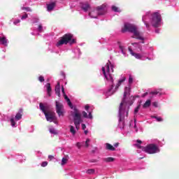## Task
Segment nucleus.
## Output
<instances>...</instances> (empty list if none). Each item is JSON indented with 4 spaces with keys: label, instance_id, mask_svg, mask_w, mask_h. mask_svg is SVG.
I'll return each mask as SVG.
<instances>
[{
    "label": "nucleus",
    "instance_id": "6e6552de",
    "mask_svg": "<svg viewBox=\"0 0 179 179\" xmlns=\"http://www.w3.org/2000/svg\"><path fill=\"white\" fill-rule=\"evenodd\" d=\"M73 36L71 34H66L60 40L56 43V47H59L64 45V44H73L75 43V39H73Z\"/></svg>",
    "mask_w": 179,
    "mask_h": 179
},
{
    "label": "nucleus",
    "instance_id": "f257e3e1",
    "mask_svg": "<svg viewBox=\"0 0 179 179\" xmlns=\"http://www.w3.org/2000/svg\"><path fill=\"white\" fill-rule=\"evenodd\" d=\"M102 72L105 79H106V85L108 87V90L104 92V94L106 97L113 96V94L118 90V87L127 80V77H125L124 75H122L114 89V78H113V75H111V73L114 72V64H113L110 60H108L105 66L102 67Z\"/></svg>",
    "mask_w": 179,
    "mask_h": 179
},
{
    "label": "nucleus",
    "instance_id": "423d86ee",
    "mask_svg": "<svg viewBox=\"0 0 179 179\" xmlns=\"http://www.w3.org/2000/svg\"><path fill=\"white\" fill-rule=\"evenodd\" d=\"M39 108L42 110V113H43L46 118V120L49 122H52L57 120V117H55V113L52 110H50L48 106H45L44 104H43V103H40Z\"/></svg>",
    "mask_w": 179,
    "mask_h": 179
},
{
    "label": "nucleus",
    "instance_id": "49530a36",
    "mask_svg": "<svg viewBox=\"0 0 179 179\" xmlns=\"http://www.w3.org/2000/svg\"><path fill=\"white\" fill-rule=\"evenodd\" d=\"M76 146L78 149H80L82 148V143H77Z\"/></svg>",
    "mask_w": 179,
    "mask_h": 179
},
{
    "label": "nucleus",
    "instance_id": "6ab92c4d",
    "mask_svg": "<svg viewBox=\"0 0 179 179\" xmlns=\"http://www.w3.org/2000/svg\"><path fill=\"white\" fill-rule=\"evenodd\" d=\"M55 2H52L49 4H47L48 12H51V10H52L54 8H55Z\"/></svg>",
    "mask_w": 179,
    "mask_h": 179
},
{
    "label": "nucleus",
    "instance_id": "09e8293b",
    "mask_svg": "<svg viewBox=\"0 0 179 179\" xmlns=\"http://www.w3.org/2000/svg\"><path fill=\"white\" fill-rule=\"evenodd\" d=\"M14 24H17L18 23H20V20H16L13 22Z\"/></svg>",
    "mask_w": 179,
    "mask_h": 179
},
{
    "label": "nucleus",
    "instance_id": "13d9d810",
    "mask_svg": "<svg viewBox=\"0 0 179 179\" xmlns=\"http://www.w3.org/2000/svg\"><path fill=\"white\" fill-rule=\"evenodd\" d=\"M133 100H135V96H131Z\"/></svg>",
    "mask_w": 179,
    "mask_h": 179
},
{
    "label": "nucleus",
    "instance_id": "ea45409f",
    "mask_svg": "<svg viewBox=\"0 0 179 179\" xmlns=\"http://www.w3.org/2000/svg\"><path fill=\"white\" fill-rule=\"evenodd\" d=\"M38 18L37 17H35V18H33L32 19V23L34 24V23H38Z\"/></svg>",
    "mask_w": 179,
    "mask_h": 179
},
{
    "label": "nucleus",
    "instance_id": "c756f323",
    "mask_svg": "<svg viewBox=\"0 0 179 179\" xmlns=\"http://www.w3.org/2000/svg\"><path fill=\"white\" fill-rule=\"evenodd\" d=\"M70 132L72 133L73 135L76 134V131L75 130V127H73V126H70Z\"/></svg>",
    "mask_w": 179,
    "mask_h": 179
},
{
    "label": "nucleus",
    "instance_id": "412c9836",
    "mask_svg": "<svg viewBox=\"0 0 179 179\" xmlns=\"http://www.w3.org/2000/svg\"><path fill=\"white\" fill-rule=\"evenodd\" d=\"M141 144H142V141L137 140V143L134 144V146L137 148V149H141L142 150H143V148H145V147L141 146Z\"/></svg>",
    "mask_w": 179,
    "mask_h": 179
},
{
    "label": "nucleus",
    "instance_id": "9b49d317",
    "mask_svg": "<svg viewBox=\"0 0 179 179\" xmlns=\"http://www.w3.org/2000/svg\"><path fill=\"white\" fill-rule=\"evenodd\" d=\"M56 103V112L58 114L59 117L64 115V105L59 103L58 101H55Z\"/></svg>",
    "mask_w": 179,
    "mask_h": 179
},
{
    "label": "nucleus",
    "instance_id": "2eb2a0df",
    "mask_svg": "<svg viewBox=\"0 0 179 179\" xmlns=\"http://www.w3.org/2000/svg\"><path fill=\"white\" fill-rule=\"evenodd\" d=\"M0 44L4 45V47H8V44H9V41L5 36H0Z\"/></svg>",
    "mask_w": 179,
    "mask_h": 179
},
{
    "label": "nucleus",
    "instance_id": "f8f14e48",
    "mask_svg": "<svg viewBox=\"0 0 179 179\" xmlns=\"http://www.w3.org/2000/svg\"><path fill=\"white\" fill-rule=\"evenodd\" d=\"M62 93H63V96H64L65 100L67 101L68 106H69L70 108H73V105H72V102H71V99L66 96L65 94V89L64 87H62Z\"/></svg>",
    "mask_w": 179,
    "mask_h": 179
},
{
    "label": "nucleus",
    "instance_id": "72a5a7b5",
    "mask_svg": "<svg viewBox=\"0 0 179 179\" xmlns=\"http://www.w3.org/2000/svg\"><path fill=\"white\" fill-rule=\"evenodd\" d=\"M66 162H68V159L65 157H63L62 159V166L66 164Z\"/></svg>",
    "mask_w": 179,
    "mask_h": 179
},
{
    "label": "nucleus",
    "instance_id": "3c124183",
    "mask_svg": "<svg viewBox=\"0 0 179 179\" xmlns=\"http://www.w3.org/2000/svg\"><path fill=\"white\" fill-rule=\"evenodd\" d=\"M48 159H50V160H52V159H54V156H52V155H49V156H48Z\"/></svg>",
    "mask_w": 179,
    "mask_h": 179
},
{
    "label": "nucleus",
    "instance_id": "f704fd0d",
    "mask_svg": "<svg viewBox=\"0 0 179 179\" xmlns=\"http://www.w3.org/2000/svg\"><path fill=\"white\" fill-rule=\"evenodd\" d=\"M21 9L22 10H27V12H31V9L29 7H22Z\"/></svg>",
    "mask_w": 179,
    "mask_h": 179
},
{
    "label": "nucleus",
    "instance_id": "a878e982",
    "mask_svg": "<svg viewBox=\"0 0 179 179\" xmlns=\"http://www.w3.org/2000/svg\"><path fill=\"white\" fill-rule=\"evenodd\" d=\"M49 131L51 134H53V135H57V134H58V132L57 131V130L55 129H54V127H50L49 128Z\"/></svg>",
    "mask_w": 179,
    "mask_h": 179
},
{
    "label": "nucleus",
    "instance_id": "1a4fd4ad",
    "mask_svg": "<svg viewBox=\"0 0 179 179\" xmlns=\"http://www.w3.org/2000/svg\"><path fill=\"white\" fill-rule=\"evenodd\" d=\"M106 12H107L106 5L103 4L100 6L96 7V11L90 12L89 16H90V17H92L93 19H96L97 16H101L103 15H105Z\"/></svg>",
    "mask_w": 179,
    "mask_h": 179
},
{
    "label": "nucleus",
    "instance_id": "4be33fe9",
    "mask_svg": "<svg viewBox=\"0 0 179 179\" xmlns=\"http://www.w3.org/2000/svg\"><path fill=\"white\" fill-rule=\"evenodd\" d=\"M46 88H47V92H48V95L49 96V97L51 96V84L50 83H47L45 85Z\"/></svg>",
    "mask_w": 179,
    "mask_h": 179
},
{
    "label": "nucleus",
    "instance_id": "7ed1b4c3",
    "mask_svg": "<svg viewBox=\"0 0 179 179\" xmlns=\"http://www.w3.org/2000/svg\"><path fill=\"white\" fill-rule=\"evenodd\" d=\"M142 21L143 22L147 30H150V23L152 27L157 28L162 26V15L159 13H152L150 11L147 12L143 15Z\"/></svg>",
    "mask_w": 179,
    "mask_h": 179
},
{
    "label": "nucleus",
    "instance_id": "a19ab883",
    "mask_svg": "<svg viewBox=\"0 0 179 179\" xmlns=\"http://www.w3.org/2000/svg\"><path fill=\"white\" fill-rule=\"evenodd\" d=\"M48 164V162H42V164H41V166L42 167H46V166Z\"/></svg>",
    "mask_w": 179,
    "mask_h": 179
},
{
    "label": "nucleus",
    "instance_id": "4d7b16f0",
    "mask_svg": "<svg viewBox=\"0 0 179 179\" xmlns=\"http://www.w3.org/2000/svg\"><path fill=\"white\" fill-rule=\"evenodd\" d=\"M155 33H159V29H156Z\"/></svg>",
    "mask_w": 179,
    "mask_h": 179
},
{
    "label": "nucleus",
    "instance_id": "4c0bfd02",
    "mask_svg": "<svg viewBox=\"0 0 179 179\" xmlns=\"http://www.w3.org/2000/svg\"><path fill=\"white\" fill-rule=\"evenodd\" d=\"M151 94H159V96H162V93L159 91H154L151 92Z\"/></svg>",
    "mask_w": 179,
    "mask_h": 179
},
{
    "label": "nucleus",
    "instance_id": "de8ad7c7",
    "mask_svg": "<svg viewBox=\"0 0 179 179\" xmlns=\"http://www.w3.org/2000/svg\"><path fill=\"white\" fill-rule=\"evenodd\" d=\"M81 127H82V129H83V131H85V130L86 129V124H81Z\"/></svg>",
    "mask_w": 179,
    "mask_h": 179
},
{
    "label": "nucleus",
    "instance_id": "864d4df0",
    "mask_svg": "<svg viewBox=\"0 0 179 179\" xmlns=\"http://www.w3.org/2000/svg\"><path fill=\"white\" fill-rule=\"evenodd\" d=\"M84 134L85 135H87V134H89V131L88 130H84Z\"/></svg>",
    "mask_w": 179,
    "mask_h": 179
},
{
    "label": "nucleus",
    "instance_id": "a211bd4d",
    "mask_svg": "<svg viewBox=\"0 0 179 179\" xmlns=\"http://www.w3.org/2000/svg\"><path fill=\"white\" fill-rule=\"evenodd\" d=\"M55 93L57 94L58 97H61V84L59 82L57 83V85L55 86Z\"/></svg>",
    "mask_w": 179,
    "mask_h": 179
},
{
    "label": "nucleus",
    "instance_id": "b1692460",
    "mask_svg": "<svg viewBox=\"0 0 179 179\" xmlns=\"http://www.w3.org/2000/svg\"><path fill=\"white\" fill-rule=\"evenodd\" d=\"M152 103L150 100H148L143 105V108H148V107H150V104Z\"/></svg>",
    "mask_w": 179,
    "mask_h": 179
},
{
    "label": "nucleus",
    "instance_id": "473e14b6",
    "mask_svg": "<svg viewBox=\"0 0 179 179\" xmlns=\"http://www.w3.org/2000/svg\"><path fill=\"white\" fill-rule=\"evenodd\" d=\"M132 45H134V47H138V48H139V50H142V46H141V45H139V43H132Z\"/></svg>",
    "mask_w": 179,
    "mask_h": 179
},
{
    "label": "nucleus",
    "instance_id": "7c9ffc66",
    "mask_svg": "<svg viewBox=\"0 0 179 179\" xmlns=\"http://www.w3.org/2000/svg\"><path fill=\"white\" fill-rule=\"evenodd\" d=\"M37 30L39 33H43V31H44V29H43V25L39 24Z\"/></svg>",
    "mask_w": 179,
    "mask_h": 179
},
{
    "label": "nucleus",
    "instance_id": "aec40b11",
    "mask_svg": "<svg viewBox=\"0 0 179 179\" xmlns=\"http://www.w3.org/2000/svg\"><path fill=\"white\" fill-rule=\"evenodd\" d=\"M22 113H23V109H20L19 112L15 115V120L19 121L22 120Z\"/></svg>",
    "mask_w": 179,
    "mask_h": 179
},
{
    "label": "nucleus",
    "instance_id": "052dcab7",
    "mask_svg": "<svg viewBox=\"0 0 179 179\" xmlns=\"http://www.w3.org/2000/svg\"><path fill=\"white\" fill-rule=\"evenodd\" d=\"M31 34H32V36H34V33L32 32Z\"/></svg>",
    "mask_w": 179,
    "mask_h": 179
},
{
    "label": "nucleus",
    "instance_id": "ddd939ff",
    "mask_svg": "<svg viewBox=\"0 0 179 179\" xmlns=\"http://www.w3.org/2000/svg\"><path fill=\"white\" fill-rule=\"evenodd\" d=\"M80 6L84 10V12H87L90 9V5L87 2L80 3Z\"/></svg>",
    "mask_w": 179,
    "mask_h": 179
},
{
    "label": "nucleus",
    "instance_id": "c03bdc74",
    "mask_svg": "<svg viewBox=\"0 0 179 179\" xmlns=\"http://www.w3.org/2000/svg\"><path fill=\"white\" fill-rule=\"evenodd\" d=\"M89 108H90V106L89 105H86L85 106V110H86V111H87V113H89Z\"/></svg>",
    "mask_w": 179,
    "mask_h": 179
},
{
    "label": "nucleus",
    "instance_id": "bf43d9fd",
    "mask_svg": "<svg viewBox=\"0 0 179 179\" xmlns=\"http://www.w3.org/2000/svg\"><path fill=\"white\" fill-rule=\"evenodd\" d=\"M137 152H138V153H140L141 150H138Z\"/></svg>",
    "mask_w": 179,
    "mask_h": 179
},
{
    "label": "nucleus",
    "instance_id": "dca6fc26",
    "mask_svg": "<svg viewBox=\"0 0 179 179\" xmlns=\"http://www.w3.org/2000/svg\"><path fill=\"white\" fill-rule=\"evenodd\" d=\"M93 112V109H91V110L88 111V115L87 113L85 111L82 112L83 117L84 118H90V120H92L93 118V115H92V113Z\"/></svg>",
    "mask_w": 179,
    "mask_h": 179
},
{
    "label": "nucleus",
    "instance_id": "c85d7f7f",
    "mask_svg": "<svg viewBox=\"0 0 179 179\" xmlns=\"http://www.w3.org/2000/svg\"><path fill=\"white\" fill-rule=\"evenodd\" d=\"M134 82V77L131 75L129 76V85H132Z\"/></svg>",
    "mask_w": 179,
    "mask_h": 179
},
{
    "label": "nucleus",
    "instance_id": "20e7f679",
    "mask_svg": "<svg viewBox=\"0 0 179 179\" xmlns=\"http://www.w3.org/2000/svg\"><path fill=\"white\" fill-rule=\"evenodd\" d=\"M126 31L131 33L134 36V38H137L138 40H141L143 41L144 38H143L142 35H141V32H139L138 30L137 26L129 24L128 22H125L124 27L122 29V33H126Z\"/></svg>",
    "mask_w": 179,
    "mask_h": 179
},
{
    "label": "nucleus",
    "instance_id": "5701e85b",
    "mask_svg": "<svg viewBox=\"0 0 179 179\" xmlns=\"http://www.w3.org/2000/svg\"><path fill=\"white\" fill-rule=\"evenodd\" d=\"M106 148L107 150H112V151L115 150V148H114V146L111 145V144H110V143H106Z\"/></svg>",
    "mask_w": 179,
    "mask_h": 179
},
{
    "label": "nucleus",
    "instance_id": "0eeeda50",
    "mask_svg": "<svg viewBox=\"0 0 179 179\" xmlns=\"http://www.w3.org/2000/svg\"><path fill=\"white\" fill-rule=\"evenodd\" d=\"M71 114L73 117L76 129L79 130V128H80V124L83 122V120H82V114L79 113V110L76 108H74L73 111H71Z\"/></svg>",
    "mask_w": 179,
    "mask_h": 179
},
{
    "label": "nucleus",
    "instance_id": "cd10ccee",
    "mask_svg": "<svg viewBox=\"0 0 179 179\" xmlns=\"http://www.w3.org/2000/svg\"><path fill=\"white\" fill-rule=\"evenodd\" d=\"M112 10H113V12H121V10L115 6H112Z\"/></svg>",
    "mask_w": 179,
    "mask_h": 179
},
{
    "label": "nucleus",
    "instance_id": "2f4dec72",
    "mask_svg": "<svg viewBox=\"0 0 179 179\" xmlns=\"http://www.w3.org/2000/svg\"><path fill=\"white\" fill-rule=\"evenodd\" d=\"M152 118H155L158 122H162V121H163V118L160 117L152 116Z\"/></svg>",
    "mask_w": 179,
    "mask_h": 179
},
{
    "label": "nucleus",
    "instance_id": "79ce46f5",
    "mask_svg": "<svg viewBox=\"0 0 179 179\" xmlns=\"http://www.w3.org/2000/svg\"><path fill=\"white\" fill-rule=\"evenodd\" d=\"M38 80L39 82H44V77L43 76H39Z\"/></svg>",
    "mask_w": 179,
    "mask_h": 179
},
{
    "label": "nucleus",
    "instance_id": "6e6d98bb",
    "mask_svg": "<svg viewBox=\"0 0 179 179\" xmlns=\"http://www.w3.org/2000/svg\"><path fill=\"white\" fill-rule=\"evenodd\" d=\"M148 94V92L145 93L143 96V97H145V96H146Z\"/></svg>",
    "mask_w": 179,
    "mask_h": 179
},
{
    "label": "nucleus",
    "instance_id": "8fccbe9b",
    "mask_svg": "<svg viewBox=\"0 0 179 179\" xmlns=\"http://www.w3.org/2000/svg\"><path fill=\"white\" fill-rule=\"evenodd\" d=\"M152 106H153L154 107H157V102H153V103H152Z\"/></svg>",
    "mask_w": 179,
    "mask_h": 179
},
{
    "label": "nucleus",
    "instance_id": "603ef678",
    "mask_svg": "<svg viewBox=\"0 0 179 179\" xmlns=\"http://www.w3.org/2000/svg\"><path fill=\"white\" fill-rule=\"evenodd\" d=\"M22 158H23V157H22V156L18 157V159H19L20 162H23V159Z\"/></svg>",
    "mask_w": 179,
    "mask_h": 179
},
{
    "label": "nucleus",
    "instance_id": "39448f33",
    "mask_svg": "<svg viewBox=\"0 0 179 179\" xmlns=\"http://www.w3.org/2000/svg\"><path fill=\"white\" fill-rule=\"evenodd\" d=\"M131 55L133 57H135L136 59H141V61H146V59H149V61H153L155 59V55L153 54V48L150 47L149 48L150 52L145 53L142 52L141 54L139 53H135L134 52V50H132V48L131 47H129L128 48Z\"/></svg>",
    "mask_w": 179,
    "mask_h": 179
},
{
    "label": "nucleus",
    "instance_id": "393cba45",
    "mask_svg": "<svg viewBox=\"0 0 179 179\" xmlns=\"http://www.w3.org/2000/svg\"><path fill=\"white\" fill-rule=\"evenodd\" d=\"M73 52H75L76 55H77L78 58H79V57H80V49H79L78 48H76L73 50Z\"/></svg>",
    "mask_w": 179,
    "mask_h": 179
},
{
    "label": "nucleus",
    "instance_id": "5fc2aeb1",
    "mask_svg": "<svg viewBox=\"0 0 179 179\" xmlns=\"http://www.w3.org/2000/svg\"><path fill=\"white\" fill-rule=\"evenodd\" d=\"M118 145H119V143H116L114 144V147L115 148H118Z\"/></svg>",
    "mask_w": 179,
    "mask_h": 179
},
{
    "label": "nucleus",
    "instance_id": "a18cd8bd",
    "mask_svg": "<svg viewBox=\"0 0 179 179\" xmlns=\"http://www.w3.org/2000/svg\"><path fill=\"white\" fill-rule=\"evenodd\" d=\"M139 111V106H137L135 109H134V114H137V113Z\"/></svg>",
    "mask_w": 179,
    "mask_h": 179
},
{
    "label": "nucleus",
    "instance_id": "58836bf2",
    "mask_svg": "<svg viewBox=\"0 0 179 179\" xmlns=\"http://www.w3.org/2000/svg\"><path fill=\"white\" fill-rule=\"evenodd\" d=\"M90 143V138H87L86 141H85V146L86 148H89V143Z\"/></svg>",
    "mask_w": 179,
    "mask_h": 179
},
{
    "label": "nucleus",
    "instance_id": "9d476101",
    "mask_svg": "<svg viewBox=\"0 0 179 179\" xmlns=\"http://www.w3.org/2000/svg\"><path fill=\"white\" fill-rule=\"evenodd\" d=\"M143 152L145 153H149L150 155H153L155 153H159L160 152V148L156 144H149L146 147L143 148Z\"/></svg>",
    "mask_w": 179,
    "mask_h": 179
},
{
    "label": "nucleus",
    "instance_id": "bb28decb",
    "mask_svg": "<svg viewBox=\"0 0 179 179\" xmlns=\"http://www.w3.org/2000/svg\"><path fill=\"white\" fill-rule=\"evenodd\" d=\"M114 161V158L113 157H107L103 159V162H106V163H111V162Z\"/></svg>",
    "mask_w": 179,
    "mask_h": 179
},
{
    "label": "nucleus",
    "instance_id": "f3484780",
    "mask_svg": "<svg viewBox=\"0 0 179 179\" xmlns=\"http://www.w3.org/2000/svg\"><path fill=\"white\" fill-rule=\"evenodd\" d=\"M117 45L121 51V52L123 54L124 57H127L128 55H127V52H125V48H124V45L120 41L117 42Z\"/></svg>",
    "mask_w": 179,
    "mask_h": 179
},
{
    "label": "nucleus",
    "instance_id": "37998d69",
    "mask_svg": "<svg viewBox=\"0 0 179 179\" xmlns=\"http://www.w3.org/2000/svg\"><path fill=\"white\" fill-rule=\"evenodd\" d=\"M22 20H24V19H27V14H24L21 17Z\"/></svg>",
    "mask_w": 179,
    "mask_h": 179
},
{
    "label": "nucleus",
    "instance_id": "c9c22d12",
    "mask_svg": "<svg viewBox=\"0 0 179 179\" xmlns=\"http://www.w3.org/2000/svg\"><path fill=\"white\" fill-rule=\"evenodd\" d=\"M86 173L87 174H94V169H88Z\"/></svg>",
    "mask_w": 179,
    "mask_h": 179
},
{
    "label": "nucleus",
    "instance_id": "f03ea898",
    "mask_svg": "<svg viewBox=\"0 0 179 179\" xmlns=\"http://www.w3.org/2000/svg\"><path fill=\"white\" fill-rule=\"evenodd\" d=\"M131 94V87H126L124 88L123 99L119 106L118 117L119 124L118 127L120 129H124L125 127V117H128L129 113V107L134 104L133 101H128L129 96Z\"/></svg>",
    "mask_w": 179,
    "mask_h": 179
},
{
    "label": "nucleus",
    "instance_id": "e433bc0d",
    "mask_svg": "<svg viewBox=\"0 0 179 179\" xmlns=\"http://www.w3.org/2000/svg\"><path fill=\"white\" fill-rule=\"evenodd\" d=\"M10 122H11V126L12 127H16V122H15V119L14 118L10 119Z\"/></svg>",
    "mask_w": 179,
    "mask_h": 179
},
{
    "label": "nucleus",
    "instance_id": "4468645a",
    "mask_svg": "<svg viewBox=\"0 0 179 179\" xmlns=\"http://www.w3.org/2000/svg\"><path fill=\"white\" fill-rule=\"evenodd\" d=\"M129 127L132 129L133 132H138V128H136V120H131L129 122Z\"/></svg>",
    "mask_w": 179,
    "mask_h": 179
}]
</instances>
